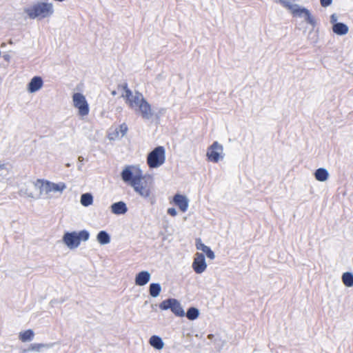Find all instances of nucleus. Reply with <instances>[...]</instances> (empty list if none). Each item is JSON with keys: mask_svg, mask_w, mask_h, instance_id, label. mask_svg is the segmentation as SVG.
Listing matches in <instances>:
<instances>
[{"mask_svg": "<svg viewBox=\"0 0 353 353\" xmlns=\"http://www.w3.org/2000/svg\"><path fill=\"white\" fill-rule=\"evenodd\" d=\"M337 16L336 14H332L330 17V22L332 24V26H334L335 23H338L339 22H337Z\"/></svg>", "mask_w": 353, "mask_h": 353, "instance_id": "nucleus-34", "label": "nucleus"}, {"mask_svg": "<svg viewBox=\"0 0 353 353\" xmlns=\"http://www.w3.org/2000/svg\"><path fill=\"white\" fill-rule=\"evenodd\" d=\"M292 6L290 10L292 11L294 17H303L307 23L311 25L313 28L316 26V21L309 10L304 7H301L298 4H292Z\"/></svg>", "mask_w": 353, "mask_h": 353, "instance_id": "nucleus-6", "label": "nucleus"}, {"mask_svg": "<svg viewBox=\"0 0 353 353\" xmlns=\"http://www.w3.org/2000/svg\"><path fill=\"white\" fill-rule=\"evenodd\" d=\"M192 268L196 274L203 273L207 268L205 255L203 253L197 252L192 263Z\"/></svg>", "mask_w": 353, "mask_h": 353, "instance_id": "nucleus-11", "label": "nucleus"}, {"mask_svg": "<svg viewBox=\"0 0 353 353\" xmlns=\"http://www.w3.org/2000/svg\"><path fill=\"white\" fill-rule=\"evenodd\" d=\"M214 337V334H210L208 335V339L212 340Z\"/></svg>", "mask_w": 353, "mask_h": 353, "instance_id": "nucleus-36", "label": "nucleus"}, {"mask_svg": "<svg viewBox=\"0 0 353 353\" xmlns=\"http://www.w3.org/2000/svg\"><path fill=\"white\" fill-rule=\"evenodd\" d=\"M223 146L219 144L217 141H214L208 149L207 157L208 161L214 163H217L220 158L223 159V156H221L223 153Z\"/></svg>", "mask_w": 353, "mask_h": 353, "instance_id": "nucleus-10", "label": "nucleus"}, {"mask_svg": "<svg viewBox=\"0 0 353 353\" xmlns=\"http://www.w3.org/2000/svg\"><path fill=\"white\" fill-rule=\"evenodd\" d=\"M24 12L30 19H44L53 14L54 8L52 3L38 2L30 8H25Z\"/></svg>", "mask_w": 353, "mask_h": 353, "instance_id": "nucleus-1", "label": "nucleus"}, {"mask_svg": "<svg viewBox=\"0 0 353 353\" xmlns=\"http://www.w3.org/2000/svg\"><path fill=\"white\" fill-rule=\"evenodd\" d=\"M111 212L117 215L124 214L128 212V207L125 202L120 201L113 203L110 206Z\"/></svg>", "mask_w": 353, "mask_h": 353, "instance_id": "nucleus-16", "label": "nucleus"}, {"mask_svg": "<svg viewBox=\"0 0 353 353\" xmlns=\"http://www.w3.org/2000/svg\"><path fill=\"white\" fill-rule=\"evenodd\" d=\"M320 3L322 7L326 8L332 4V0H320Z\"/></svg>", "mask_w": 353, "mask_h": 353, "instance_id": "nucleus-30", "label": "nucleus"}, {"mask_svg": "<svg viewBox=\"0 0 353 353\" xmlns=\"http://www.w3.org/2000/svg\"><path fill=\"white\" fill-rule=\"evenodd\" d=\"M161 292V286L159 283H152L149 286V294L153 297H157Z\"/></svg>", "mask_w": 353, "mask_h": 353, "instance_id": "nucleus-24", "label": "nucleus"}, {"mask_svg": "<svg viewBox=\"0 0 353 353\" xmlns=\"http://www.w3.org/2000/svg\"><path fill=\"white\" fill-rule=\"evenodd\" d=\"M35 186L39 185L41 191H45L46 193L51 192H63L65 188L66 185L64 183H55L50 181H44L42 179H37L34 183Z\"/></svg>", "mask_w": 353, "mask_h": 353, "instance_id": "nucleus-8", "label": "nucleus"}, {"mask_svg": "<svg viewBox=\"0 0 353 353\" xmlns=\"http://www.w3.org/2000/svg\"><path fill=\"white\" fill-rule=\"evenodd\" d=\"M349 28L344 23L340 22L332 26V31L337 35L343 36L348 32Z\"/></svg>", "mask_w": 353, "mask_h": 353, "instance_id": "nucleus-19", "label": "nucleus"}, {"mask_svg": "<svg viewBox=\"0 0 353 353\" xmlns=\"http://www.w3.org/2000/svg\"><path fill=\"white\" fill-rule=\"evenodd\" d=\"M131 166L125 167L121 173L122 180L131 185H137L141 179H143L144 176L139 168H137L134 172H132Z\"/></svg>", "mask_w": 353, "mask_h": 353, "instance_id": "nucleus-4", "label": "nucleus"}, {"mask_svg": "<svg viewBox=\"0 0 353 353\" xmlns=\"http://www.w3.org/2000/svg\"><path fill=\"white\" fill-rule=\"evenodd\" d=\"M159 308L162 310H170L176 316H184L185 311L180 302L174 298H168L159 304Z\"/></svg>", "mask_w": 353, "mask_h": 353, "instance_id": "nucleus-5", "label": "nucleus"}, {"mask_svg": "<svg viewBox=\"0 0 353 353\" xmlns=\"http://www.w3.org/2000/svg\"><path fill=\"white\" fill-rule=\"evenodd\" d=\"M343 284L347 287L351 288L353 286V273L350 272H344L341 276Z\"/></svg>", "mask_w": 353, "mask_h": 353, "instance_id": "nucleus-28", "label": "nucleus"}, {"mask_svg": "<svg viewBox=\"0 0 353 353\" xmlns=\"http://www.w3.org/2000/svg\"><path fill=\"white\" fill-rule=\"evenodd\" d=\"M43 84L42 78L39 76H34L28 84V90L30 93H34L39 90Z\"/></svg>", "mask_w": 353, "mask_h": 353, "instance_id": "nucleus-14", "label": "nucleus"}, {"mask_svg": "<svg viewBox=\"0 0 353 353\" xmlns=\"http://www.w3.org/2000/svg\"><path fill=\"white\" fill-rule=\"evenodd\" d=\"M53 343H32L30 344L26 351L41 352L43 348L49 349L53 346Z\"/></svg>", "mask_w": 353, "mask_h": 353, "instance_id": "nucleus-22", "label": "nucleus"}, {"mask_svg": "<svg viewBox=\"0 0 353 353\" xmlns=\"http://www.w3.org/2000/svg\"><path fill=\"white\" fill-rule=\"evenodd\" d=\"M143 100H145L143 94L141 92L137 91L132 97H131V99L127 102V103L132 108H137L139 106V104L143 102Z\"/></svg>", "mask_w": 353, "mask_h": 353, "instance_id": "nucleus-18", "label": "nucleus"}, {"mask_svg": "<svg viewBox=\"0 0 353 353\" xmlns=\"http://www.w3.org/2000/svg\"><path fill=\"white\" fill-rule=\"evenodd\" d=\"M90 238V233L86 230L79 232H65L62 237L63 243L70 250L78 248L81 241H87Z\"/></svg>", "mask_w": 353, "mask_h": 353, "instance_id": "nucleus-2", "label": "nucleus"}, {"mask_svg": "<svg viewBox=\"0 0 353 353\" xmlns=\"http://www.w3.org/2000/svg\"><path fill=\"white\" fill-rule=\"evenodd\" d=\"M165 150L163 146H157L147 157V163L150 168H157L164 163Z\"/></svg>", "mask_w": 353, "mask_h": 353, "instance_id": "nucleus-3", "label": "nucleus"}, {"mask_svg": "<svg viewBox=\"0 0 353 353\" xmlns=\"http://www.w3.org/2000/svg\"><path fill=\"white\" fill-rule=\"evenodd\" d=\"M125 95L124 97H125L127 103L131 99V97H132L134 94H132V91L130 89L125 90Z\"/></svg>", "mask_w": 353, "mask_h": 353, "instance_id": "nucleus-31", "label": "nucleus"}, {"mask_svg": "<svg viewBox=\"0 0 353 353\" xmlns=\"http://www.w3.org/2000/svg\"><path fill=\"white\" fill-rule=\"evenodd\" d=\"M81 204L84 207H88L93 203V196L91 193H83L81 196Z\"/></svg>", "mask_w": 353, "mask_h": 353, "instance_id": "nucleus-27", "label": "nucleus"}, {"mask_svg": "<svg viewBox=\"0 0 353 353\" xmlns=\"http://www.w3.org/2000/svg\"><path fill=\"white\" fill-rule=\"evenodd\" d=\"M150 345L157 350H161L163 348L164 343L162 339L158 335H152L149 339Z\"/></svg>", "mask_w": 353, "mask_h": 353, "instance_id": "nucleus-20", "label": "nucleus"}, {"mask_svg": "<svg viewBox=\"0 0 353 353\" xmlns=\"http://www.w3.org/2000/svg\"><path fill=\"white\" fill-rule=\"evenodd\" d=\"M199 310L195 307H190L188 309L187 312H185V316L188 319L194 321L199 316Z\"/></svg>", "mask_w": 353, "mask_h": 353, "instance_id": "nucleus-25", "label": "nucleus"}, {"mask_svg": "<svg viewBox=\"0 0 353 353\" xmlns=\"http://www.w3.org/2000/svg\"><path fill=\"white\" fill-rule=\"evenodd\" d=\"M132 188H134V190L141 197L148 199L151 204H154L155 203L154 197L151 196L150 185L148 183L145 178L143 179H141L140 181L138 182V184L134 185Z\"/></svg>", "mask_w": 353, "mask_h": 353, "instance_id": "nucleus-7", "label": "nucleus"}, {"mask_svg": "<svg viewBox=\"0 0 353 353\" xmlns=\"http://www.w3.org/2000/svg\"><path fill=\"white\" fill-rule=\"evenodd\" d=\"M112 95H115V94H116V91H113V92H112Z\"/></svg>", "mask_w": 353, "mask_h": 353, "instance_id": "nucleus-38", "label": "nucleus"}, {"mask_svg": "<svg viewBox=\"0 0 353 353\" xmlns=\"http://www.w3.org/2000/svg\"><path fill=\"white\" fill-rule=\"evenodd\" d=\"M97 240L101 245H106L110 242V236L105 230H101L97 235Z\"/></svg>", "mask_w": 353, "mask_h": 353, "instance_id": "nucleus-23", "label": "nucleus"}, {"mask_svg": "<svg viewBox=\"0 0 353 353\" xmlns=\"http://www.w3.org/2000/svg\"><path fill=\"white\" fill-rule=\"evenodd\" d=\"M5 168H6V164H4V163L0 164V170H3Z\"/></svg>", "mask_w": 353, "mask_h": 353, "instance_id": "nucleus-37", "label": "nucleus"}, {"mask_svg": "<svg viewBox=\"0 0 353 353\" xmlns=\"http://www.w3.org/2000/svg\"><path fill=\"white\" fill-rule=\"evenodd\" d=\"M137 110L140 112L143 119L149 120L153 116L151 105L146 100H143V102L139 104Z\"/></svg>", "mask_w": 353, "mask_h": 353, "instance_id": "nucleus-12", "label": "nucleus"}, {"mask_svg": "<svg viewBox=\"0 0 353 353\" xmlns=\"http://www.w3.org/2000/svg\"><path fill=\"white\" fill-rule=\"evenodd\" d=\"M128 128L127 125L124 123L119 125V130L121 134V137H124L126 134V133L128 132Z\"/></svg>", "mask_w": 353, "mask_h": 353, "instance_id": "nucleus-29", "label": "nucleus"}, {"mask_svg": "<svg viewBox=\"0 0 353 353\" xmlns=\"http://www.w3.org/2000/svg\"><path fill=\"white\" fill-rule=\"evenodd\" d=\"M34 336V333L32 330L29 329L24 332H20L19 338L22 342L31 341Z\"/></svg>", "mask_w": 353, "mask_h": 353, "instance_id": "nucleus-26", "label": "nucleus"}, {"mask_svg": "<svg viewBox=\"0 0 353 353\" xmlns=\"http://www.w3.org/2000/svg\"><path fill=\"white\" fill-rule=\"evenodd\" d=\"M151 279V274L148 270H142L135 276L134 283L138 286L145 285Z\"/></svg>", "mask_w": 353, "mask_h": 353, "instance_id": "nucleus-13", "label": "nucleus"}, {"mask_svg": "<svg viewBox=\"0 0 353 353\" xmlns=\"http://www.w3.org/2000/svg\"><path fill=\"white\" fill-rule=\"evenodd\" d=\"M168 214L172 216H175L177 212L174 208H170L168 209Z\"/></svg>", "mask_w": 353, "mask_h": 353, "instance_id": "nucleus-33", "label": "nucleus"}, {"mask_svg": "<svg viewBox=\"0 0 353 353\" xmlns=\"http://www.w3.org/2000/svg\"><path fill=\"white\" fill-rule=\"evenodd\" d=\"M173 201L183 212H185L188 210L189 200L185 196L176 194L174 196Z\"/></svg>", "mask_w": 353, "mask_h": 353, "instance_id": "nucleus-15", "label": "nucleus"}, {"mask_svg": "<svg viewBox=\"0 0 353 353\" xmlns=\"http://www.w3.org/2000/svg\"><path fill=\"white\" fill-rule=\"evenodd\" d=\"M196 249L203 251V253L205 254V255L208 258H209L210 259H214V257H215L214 252L212 250V249L209 246H207L204 243H203L200 239H197L196 240Z\"/></svg>", "mask_w": 353, "mask_h": 353, "instance_id": "nucleus-17", "label": "nucleus"}, {"mask_svg": "<svg viewBox=\"0 0 353 353\" xmlns=\"http://www.w3.org/2000/svg\"><path fill=\"white\" fill-rule=\"evenodd\" d=\"M279 2L280 3H281L284 7L290 9L291 8L292 6V4L289 2V1H287L285 0H279Z\"/></svg>", "mask_w": 353, "mask_h": 353, "instance_id": "nucleus-32", "label": "nucleus"}, {"mask_svg": "<svg viewBox=\"0 0 353 353\" xmlns=\"http://www.w3.org/2000/svg\"><path fill=\"white\" fill-rule=\"evenodd\" d=\"M121 87L124 90V91H125V90H127V89H129L128 87V83H125L124 84H123L121 85Z\"/></svg>", "mask_w": 353, "mask_h": 353, "instance_id": "nucleus-35", "label": "nucleus"}, {"mask_svg": "<svg viewBox=\"0 0 353 353\" xmlns=\"http://www.w3.org/2000/svg\"><path fill=\"white\" fill-rule=\"evenodd\" d=\"M314 175L316 180L320 182H324L329 177V172L327 169L320 168L315 170Z\"/></svg>", "mask_w": 353, "mask_h": 353, "instance_id": "nucleus-21", "label": "nucleus"}, {"mask_svg": "<svg viewBox=\"0 0 353 353\" xmlns=\"http://www.w3.org/2000/svg\"><path fill=\"white\" fill-rule=\"evenodd\" d=\"M73 103L75 108L79 110L81 116H85L89 113L88 103L85 97L79 92L74 93L72 96Z\"/></svg>", "mask_w": 353, "mask_h": 353, "instance_id": "nucleus-9", "label": "nucleus"}]
</instances>
